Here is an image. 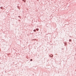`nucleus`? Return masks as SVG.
<instances>
[{
  "instance_id": "nucleus-1",
  "label": "nucleus",
  "mask_w": 76,
  "mask_h": 76,
  "mask_svg": "<svg viewBox=\"0 0 76 76\" xmlns=\"http://www.w3.org/2000/svg\"><path fill=\"white\" fill-rule=\"evenodd\" d=\"M36 30H37V31H38V30H39V29L38 28H37L36 29Z\"/></svg>"
},
{
  "instance_id": "nucleus-2",
  "label": "nucleus",
  "mask_w": 76,
  "mask_h": 76,
  "mask_svg": "<svg viewBox=\"0 0 76 76\" xmlns=\"http://www.w3.org/2000/svg\"><path fill=\"white\" fill-rule=\"evenodd\" d=\"M34 32H36V30H34Z\"/></svg>"
},
{
  "instance_id": "nucleus-3",
  "label": "nucleus",
  "mask_w": 76,
  "mask_h": 76,
  "mask_svg": "<svg viewBox=\"0 0 76 76\" xmlns=\"http://www.w3.org/2000/svg\"><path fill=\"white\" fill-rule=\"evenodd\" d=\"M30 61H32V59H30Z\"/></svg>"
},
{
  "instance_id": "nucleus-8",
  "label": "nucleus",
  "mask_w": 76,
  "mask_h": 76,
  "mask_svg": "<svg viewBox=\"0 0 76 76\" xmlns=\"http://www.w3.org/2000/svg\"><path fill=\"white\" fill-rule=\"evenodd\" d=\"M50 57H51V55L50 56Z\"/></svg>"
},
{
  "instance_id": "nucleus-5",
  "label": "nucleus",
  "mask_w": 76,
  "mask_h": 76,
  "mask_svg": "<svg viewBox=\"0 0 76 76\" xmlns=\"http://www.w3.org/2000/svg\"><path fill=\"white\" fill-rule=\"evenodd\" d=\"M69 41L70 42L71 41V39H70L69 40Z\"/></svg>"
},
{
  "instance_id": "nucleus-6",
  "label": "nucleus",
  "mask_w": 76,
  "mask_h": 76,
  "mask_svg": "<svg viewBox=\"0 0 76 76\" xmlns=\"http://www.w3.org/2000/svg\"><path fill=\"white\" fill-rule=\"evenodd\" d=\"M1 7H1V9H2V8H1Z\"/></svg>"
},
{
  "instance_id": "nucleus-4",
  "label": "nucleus",
  "mask_w": 76,
  "mask_h": 76,
  "mask_svg": "<svg viewBox=\"0 0 76 76\" xmlns=\"http://www.w3.org/2000/svg\"><path fill=\"white\" fill-rule=\"evenodd\" d=\"M23 1H24V2H25V0H23Z\"/></svg>"
},
{
  "instance_id": "nucleus-7",
  "label": "nucleus",
  "mask_w": 76,
  "mask_h": 76,
  "mask_svg": "<svg viewBox=\"0 0 76 76\" xmlns=\"http://www.w3.org/2000/svg\"><path fill=\"white\" fill-rule=\"evenodd\" d=\"M18 17H19V16H18Z\"/></svg>"
}]
</instances>
